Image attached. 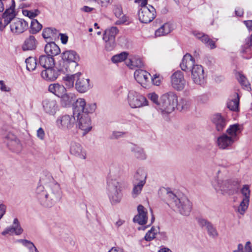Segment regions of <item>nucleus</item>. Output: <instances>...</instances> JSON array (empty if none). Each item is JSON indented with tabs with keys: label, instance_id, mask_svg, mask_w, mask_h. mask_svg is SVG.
I'll return each instance as SVG.
<instances>
[{
	"label": "nucleus",
	"instance_id": "f257e3e1",
	"mask_svg": "<svg viewBox=\"0 0 252 252\" xmlns=\"http://www.w3.org/2000/svg\"><path fill=\"white\" fill-rule=\"evenodd\" d=\"M96 108L95 103L87 104L84 98H79L73 104V114L77 118L76 125L83 131L84 135L92 128L89 114L93 113Z\"/></svg>",
	"mask_w": 252,
	"mask_h": 252
},
{
	"label": "nucleus",
	"instance_id": "f03ea898",
	"mask_svg": "<svg viewBox=\"0 0 252 252\" xmlns=\"http://www.w3.org/2000/svg\"><path fill=\"white\" fill-rule=\"evenodd\" d=\"M160 190L166 193L167 203L169 206L182 215L188 216L189 215L192 209V204L186 196H180L166 188Z\"/></svg>",
	"mask_w": 252,
	"mask_h": 252
},
{
	"label": "nucleus",
	"instance_id": "7ed1b4c3",
	"mask_svg": "<svg viewBox=\"0 0 252 252\" xmlns=\"http://www.w3.org/2000/svg\"><path fill=\"white\" fill-rule=\"evenodd\" d=\"M128 184L124 181H119L111 176L107 179V194L111 203H119L123 196L122 190L126 188Z\"/></svg>",
	"mask_w": 252,
	"mask_h": 252
},
{
	"label": "nucleus",
	"instance_id": "20e7f679",
	"mask_svg": "<svg viewBox=\"0 0 252 252\" xmlns=\"http://www.w3.org/2000/svg\"><path fill=\"white\" fill-rule=\"evenodd\" d=\"M212 184L217 191L220 190L222 194L229 195L238 193L240 187V182L236 179L220 180L217 177L212 181Z\"/></svg>",
	"mask_w": 252,
	"mask_h": 252
},
{
	"label": "nucleus",
	"instance_id": "39448f33",
	"mask_svg": "<svg viewBox=\"0 0 252 252\" xmlns=\"http://www.w3.org/2000/svg\"><path fill=\"white\" fill-rule=\"evenodd\" d=\"M176 94L173 92H169L162 94L159 99V111L162 114H169L175 108L180 106Z\"/></svg>",
	"mask_w": 252,
	"mask_h": 252
},
{
	"label": "nucleus",
	"instance_id": "423d86ee",
	"mask_svg": "<svg viewBox=\"0 0 252 252\" xmlns=\"http://www.w3.org/2000/svg\"><path fill=\"white\" fill-rule=\"evenodd\" d=\"M4 18L3 17H0V30L3 31L5 27L8 24H10V27L11 32L14 34L18 35L23 33L29 28L28 23L25 20L15 18L14 17L10 21L5 24Z\"/></svg>",
	"mask_w": 252,
	"mask_h": 252
},
{
	"label": "nucleus",
	"instance_id": "0eeeda50",
	"mask_svg": "<svg viewBox=\"0 0 252 252\" xmlns=\"http://www.w3.org/2000/svg\"><path fill=\"white\" fill-rule=\"evenodd\" d=\"M127 100L129 106L133 109L142 108L149 105L148 100L144 96L134 91H129Z\"/></svg>",
	"mask_w": 252,
	"mask_h": 252
},
{
	"label": "nucleus",
	"instance_id": "6e6552de",
	"mask_svg": "<svg viewBox=\"0 0 252 252\" xmlns=\"http://www.w3.org/2000/svg\"><path fill=\"white\" fill-rule=\"evenodd\" d=\"M63 66L65 71H71L68 64L72 63L73 66L78 65L77 62L79 60V56L77 53L73 50L65 51L62 54Z\"/></svg>",
	"mask_w": 252,
	"mask_h": 252
},
{
	"label": "nucleus",
	"instance_id": "1a4fd4ad",
	"mask_svg": "<svg viewBox=\"0 0 252 252\" xmlns=\"http://www.w3.org/2000/svg\"><path fill=\"white\" fill-rule=\"evenodd\" d=\"M138 16L141 23H149L156 16V9L152 5H149V7L140 8L138 12Z\"/></svg>",
	"mask_w": 252,
	"mask_h": 252
},
{
	"label": "nucleus",
	"instance_id": "9d476101",
	"mask_svg": "<svg viewBox=\"0 0 252 252\" xmlns=\"http://www.w3.org/2000/svg\"><path fill=\"white\" fill-rule=\"evenodd\" d=\"M3 138L5 139L9 149L14 152L19 153L22 149V145L16 136L11 132H6L3 134Z\"/></svg>",
	"mask_w": 252,
	"mask_h": 252
},
{
	"label": "nucleus",
	"instance_id": "9b49d317",
	"mask_svg": "<svg viewBox=\"0 0 252 252\" xmlns=\"http://www.w3.org/2000/svg\"><path fill=\"white\" fill-rule=\"evenodd\" d=\"M76 116L64 115L58 117L57 120V124L61 129L66 130L71 129L75 124Z\"/></svg>",
	"mask_w": 252,
	"mask_h": 252
},
{
	"label": "nucleus",
	"instance_id": "f8f14e48",
	"mask_svg": "<svg viewBox=\"0 0 252 252\" xmlns=\"http://www.w3.org/2000/svg\"><path fill=\"white\" fill-rule=\"evenodd\" d=\"M63 68H58L53 66L43 70L41 72V76L44 80L48 81H54L62 72H65Z\"/></svg>",
	"mask_w": 252,
	"mask_h": 252
},
{
	"label": "nucleus",
	"instance_id": "ddd939ff",
	"mask_svg": "<svg viewBox=\"0 0 252 252\" xmlns=\"http://www.w3.org/2000/svg\"><path fill=\"white\" fill-rule=\"evenodd\" d=\"M172 86L177 91L183 90L186 85L183 72L180 70L175 71L171 76Z\"/></svg>",
	"mask_w": 252,
	"mask_h": 252
},
{
	"label": "nucleus",
	"instance_id": "4468645a",
	"mask_svg": "<svg viewBox=\"0 0 252 252\" xmlns=\"http://www.w3.org/2000/svg\"><path fill=\"white\" fill-rule=\"evenodd\" d=\"M36 197L41 205L45 207H51L52 203L48 198V194L42 185H38L35 190Z\"/></svg>",
	"mask_w": 252,
	"mask_h": 252
},
{
	"label": "nucleus",
	"instance_id": "2eb2a0df",
	"mask_svg": "<svg viewBox=\"0 0 252 252\" xmlns=\"http://www.w3.org/2000/svg\"><path fill=\"white\" fill-rule=\"evenodd\" d=\"M191 78L194 83L202 85L205 82V74L203 67L196 64L191 71Z\"/></svg>",
	"mask_w": 252,
	"mask_h": 252
},
{
	"label": "nucleus",
	"instance_id": "dca6fc26",
	"mask_svg": "<svg viewBox=\"0 0 252 252\" xmlns=\"http://www.w3.org/2000/svg\"><path fill=\"white\" fill-rule=\"evenodd\" d=\"M211 122L217 131L220 132L225 127L227 121L220 113H216L211 117Z\"/></svg>",
	"mask_w": 252,
	"mask_h": 252
},
{
	"label": "nucleus",
	"instance_id": "f3484780",
	"mask_svg": "<svg viewBox=\"0 0 252 252\" xmlns=\"http://www.w3.org/2000/svg\"><path fill=\"white\" fill-rule=\"evenodd\" d=\"M77 77L75 84V88L80 93H85L89 90L92 86L90 84V80L84 78Z\"/></svg>",
	"mask_w": 252,
	"mask_h": 252
},
{
	"label": "nucleus",
	"instance_id": "a211bd4d",
	"mask_svg": "<svg viewBox=\"0 0 252 252\" xmlns=\"http://www.w3.org/2000/svg\"><path fill=\"white\" fill-rule=\"evenodd\" d=\"M235 142L232 138L229 136L226 133H223L218 137L217 143L220 149H227Z\"/></svg>",
	"mask_w": 252,
	"mask_h": 252
},
{
	"label": "nucleus",
	"instance_id": "6ab92c4d",
	"mask_svg": "<svg viewBox=\"0 0 252 252\" xmlns=\"http://www.w3.org/2000/svg\"><path fill=\"white\" fill-rule=\"evenodd\" d=\"M197 222L198 224L201 227H205L207 230L208 235L215 238L218 236V233L216 228L214 226L212 223L208 220L203 218H198Z\"/></svg>",
	"mask_w": 252,
	"mask_h": 252
},
{
	"label": "nucleus",
	"instance_id": "aec40b11",
	"mask_svg": "<svg viewBox=\"0 0 252 252\" xmlns=\"http://www.w3.org/2000/svg\"><path fill=\"white\" fill-rule=\"evenodd\" d=\"M42 106L44 112L50 115H54L58 110L57 103L54 99L44 100L42 101Z\"/></svg>",
	"mask_w": 252,
	"mask_h": 252
},
{
	"label": "nucleus",
	"instance_id": "412c9836",
	"mask_svg": "<svg viewBox=\"0 0 252 252\" xmlns=\"http://www.w3.org/2000/svg\"><path fill=\"white\" fill-rule=\"evenodd\" d=\"M70 153L71 155L77 157L82 159H86V153L83 149L80 144L75 141H72L70 143Z\"/></svg>",
	"mask_w": 252,
	"mask_h": 252
},
{
	"label": "nucleus",
	"instance_id": "4be33fe9",
	"mask_svg": "<svg viewBox=\"0 0 252 252\" xmlns=\"http://www.w3.org/2000/svg\"><path fill=\"white\" fill-rule=\"evenodd\" d=\"M195 61L194 58L188 53H187L183 57L182 61L180 63V67L182 70L189 72L196 65L194 64Z\"/></svg>",
	"mask_w": 252,
	"mask_h": 252
},
{
	"label": "nucleus",
	"instance_id": "5701e85b",
	"mask_svg": "<svg viewBox=\"0 0 252 252\" xmlns=\"http://www.w3.org/2000/svg\"><path fill=\"white\" fill-rule=\"evenodd\" d=\"M38 44V42L32 35H29L27 37L22 45L23 51H33L35 50Z\"/></svg>",
	"mask_w": 252,
	"mask_h": 252
},
{
	"label": "nucleus",
	"instance_id": "b1692460",
	"mask_svg": "<svg viewBox=\"0 0 252 252\" xmlns=\"http://www.w3.org/2000/svg\"><path fill=\"white\" fill-rule=\"evenodd\" d=\"M138 214L135 216L133 220L134 222H137L140 225H144L147 221V212L142 205H139L137 207Z\"/></svg>",
	"mask_w": 252,
	"mask_h": 252
},
{
	"label": "nucleus",
	"instance_id": "393cba45",
	"mask_svg": "<svg viewBox=\"0 0 252 252\" xmlns=\"http://www.w3.org/2000/svg\"><path fill=\"white\" fill-rule=\"evenodd\" d=\"M23 231V230L19 224L18 220L15 218L14 220L12 225L7 227L2 232L1 234L3 236L6 234L13 235V234L18 235L22 234Z\"/></svg>",
	"mask_w": 252,
	"mask_h": 252
},
{
	"label": "nucleus",
	"instance_id": "a878e982",
	"mask_svg": "<svg viewBox=\"0 0 252 252\" xmlns=\"http://www.w3.org/2000/svg\"><path fill=\"white\" fill-rule=\"evenodd\" d=\"M42 36L46 42L54 41L58 37V31L53 28H45L43 29Z\"/></svg>",
	"mask_w": 252,
	"mask_h": 252
},
{
	"label": "nucleus",
	"instance_id": "bb28decb",
	"mask_svg": "<svg viewBox=\"0 0 252 252\" xmlns=\"http://www.w3.org/2000/svg\"><path fill=\"white\" fill-rule=\"evenodd\" d=\"M52 194L50 196L52 206L61 198V188L60 185L57 182H53L50 184Z\"/></svg>",
	"mask_w": 252,
	"mask_h": 252
},
{
	"label": "nucleus",
	"instance_id": "cd10ccee",
	"mask_svg": "<svg viewBox=\"0 0 252 252\" xmlns=\"http://www.w3.org/2000/svg\"><path fill=\"white\" fill-rule=\"evenodd\" d=\"M46 43L47 44L44 47V51L47 55L54 57L60 54V48L54 41H50Z\"/></svg>",
	"mask_w": 252,
	"mask_h": 252
},
{
	"label": "nucleus",
	"instance_id": "c85d7f7f",
	"mask_svg": "<svg viewBox=\"0 0 252 252\" xmlns=\"http://www.w3.org/2000/svg\"><path fill=\"white\" fill-rule=\"evenodd\" d=\"M240 125L235 124L230 125L226 130V134L237 141L239 139L238 134L242 131Z\"/></svg>",
	"mask_w": 252,
	"mask_h": 252
},
{
	"label": "nucleus",
	"instance_id": "c756f323",
	"mask_svg": "<svg viewBox=\"0 0 252 252\" xmlns=\"http://www.w3.org/2000/svg\"><path fill=\"white\" fill-rule=\"evenodd\" d=\"M76 96L72 93H64L61 96V103L63 107H67L70 106L76 102Z\"/></svg>",
	"mask_w": 252,
	"mask_h": 252
},
{
	"label": "nucleus",
	"instance_id": "7c9ffc66",
	"mask_svg": "<svg viewBox=\"0 0 252 252\" xmlns=\"http://www.w3.org/2000/svg\"><path fill=\"white\" fill-rule=\"evenodd\" d=\"M39 67H42L46 69L55 65V61L53 57L48 55H41L39 59Z\"/></svg>",
	"mask_w": 252,
	"mask_h": 252
},
{
	"label": "nucleus",
	"instance_id": "2f4dec72",
	"mask_svg": "<svg viewBox=\"0 0 252 252\" xmlns=\"http://www.w3.org/2000/svg\"><path fill=\"white\" fill-rule=\"evenodd\" d=\"M193 34L197 38L200 39L207 47H210L212 49L216 47L215 42L209 38L207 35L197 32H194Z\"/></svg>",
	"mask_w": 252,
	"mask_h": 252
},
{
	"label": "nucleus",
	"instance_id": "473e14b6",
	"mask_svg": "<svg viewBox=\"0 0 252 252\" xmlns=\"http://www.w3.org/2000/svg\"><path fill=\"white\" fill-rule=\"evenodd\" d=\"M48 90L59 97H61L66 92V88L58 83L50 84Z\"/></svg>",
	"mask_w": 252,
	"mask_h": 252
},
{
	"label": "nucleus",
	"instance_id": "72a5a7b5",
	"mask_svg": "<svg viewBox=\"0 0 252 252\" xmlns=\"http://www.w3.org/2000/svg\"><path fill=\"white\" fill-rule=\"evenodd\" d=\"M82 75L81 72H77L72 75L67 74L63 78L64 84L68 89L72 88L74 86V81H76L77 77Z\"/></svg>",
	"mask_w": 252,
	"mask_h": 252
},
{
	"label": "nucleus",
	"instance_id": "f704fd0d",
	"mask_svg": "<svg viewBox=\"0 0 252 252\" xmlns=\"http://www.w3.org/2000/svg\"><path fill=\"white\" fill-rule=\"evenodd\" d=\"M147 173L143 168H138L133 175L132 183H138L142 182L146 183Z\"/></svg>",
	"mask_w": 252,
	"mask_h": 252
},
{
	"label": "nucleus",
	"instance_id": "c9c22d12",
	"mask_svg": "<svg viewBox=\"0 0 252 252\" xmlns=\"http://www.w3.org/2000/svg\"><path fill=\"white\" fill-rule=\"evenodd\" d=\"M172 30V25L170 23H166L156 31L155 35L157 36L165 35L169 33Z\"/></svg>",
	"mask_w": 252,
	"mask_h": 252
},
{
	"label": "nucleus",
	"instance_id": "e433bc0d",
	"mask_svg": "<svg viewBox=\"0 0 252 252\" xmlns=\"http://www.w3.org/2000/svg\"><path fill=\"white\" fill-rule=\"evenodd\" d=\"M242 57L246 59H249L252 57V44L250 43L249 37L246 39V43L242 46Z\"/></svg>",
	"mask_w": 252,
	"mask_h": 252
},
{
	"label": "nucleus",
	"instance_id": "4c0bfd02",
	"mask_svg": "<svg viewBox=\"0 0 252 252\" xmlns=\"http://www.w3.org/2000/svg\"><path fill=\"white\" fill-rule=\"evenodd\" d=\"M126 64L130 69H134L135 67H141L143 66L142 60L138 58L133 57L129 58L126 62Z\"/></svg>",
	"mask_w": 252,
	"mask_h": 252
},
{
	"label": "nucleus",
	"instance_id": "58836bf2",
	"mask_svg": "<svg viewBox=\"0 0 252 252\" xmlns=\"http://www.w3.org/2000/svg\"><path fill=\"white\" fill-rule=\"evenodd\" d=\"M134 77L138 81H145L147 82L149 81V78L151 77V74L145 70H137L135 71Z\"/></svg>",
	"mask_w": 252,
	"mask_h": 252
},
{
	"label": "nucleus",
	"instance_id": "ea45409f",
	"mask_svg": "<svg viewBox=\"0 0 252 252\" xmlns=\"http://www.w3.org/2000/svg\"><path fill=\"white\" fill-rule=\"evenodd\" d=\"M26 68L30 71H33L39 67V65L37 63V60L35 58L29 57L26 61Z\"/></svg>",
	"mask_w": 252,
	"mask_h": 252
},
{
	"label": "nucleus",
	"instance_id": "a19ab883",
	"mask_svg": "<svg viewBox=\"0 0 252 252\" xmlns=\"http://www.w3.org/2000/svg\"><path fill=\"white\" fill-rule=\"evenodd\" d=\"M119 30L116 27H112L105 30L103 33V39H115L116 35L118 33Z\"/></svg>",
	"mask_w": 252,
	"mask_h": 252
},
{
	"label": "nucleus",
	"instance_id": "79ce46f5",
	"mask_svg": "<svg viewBox=\"0 0 252 252\" xmlns=\"http://www.w3.org/2000/svg\"><path fill=\"white\" fill-rule=\"evenodd\" d=\"M42 28V25L36 19H32L29 28V32L32 34L38 33Z\"/></svg>",
	"mask_w": 252,
	"mask_h": 252
},
{
	"label": "nucleus",
	"instance_id": "37998d69",
	"mask_svg": "<svg viewBox=\"0 0 252 252\" xmlns=\"http://www.w3.org/2000/svg\"><path fill=\"white\" fill-rule=\"evenodd\" d=\"M236 77L244 89L248 91L251 90L250 84L248 82L247 78L243 74L240 72H238L236 74Z\"/></svg>",
	"mask_w": 252,
	"mask_h": 252
},
{
	"label": "nucleus",
	"instance_id": "c03bdc74",
	"mask_svg": "<svg viewBox=\"0 0 252 252\" xmlns=\"http://www.w3.org/2000/svg\"><path fill=\"white\" fill-rule=\"evenodd\" d=\"M17 242L26 247L28 249L29 252H39L34 244L29 240L20 239L17 240Z\"/></svg>",
	"mask_w": 252,
	"mask_h": 252
},
{
	"label": "nucleus",
	"instance_id": "a18cd8bd",
	"mask_svg": "<svg viewBox=\"0 0 252 252\" xmlns=\"http://www.w3.org/2000/svg\"><path fill=\"white\" fill-rule=\"evenodd\" d=\"M131 151L134 153V156L138 159H144L146 156L143 149L136 145L131 148Z\"/></svg>",
	"mask_w": 252,
	"mask_h": 252
},
{
	"label": "nucleus",
	"instance_id": "49530a36",
	"mask_svg": "<svg viewBox=\"0 0 252 252\" xmlns=\"http://www.w3.org/2000/svg\"><path fill=\"white\" fill-rule=\"evenodd\" d=\"M146 183L140 182L138 183H132L133 188L132 191V194L133 197H136L141 193L143 187Z\"/></svg>",
	"mask_w": 252,
	"mask_h": 252
},
{
	"label": "nucleus",
	"instance_id": "de8ad7c7",
	"mask_svg": "<svg viewBox=\"0 0 252 252\" xmlns=\"http://www.w3.org/2000/svg\"><path fill=\"white\" fill-rule=\"evenodd\" d=\"M237 96V98L231 100L227 103V107L229 110L236 112L239 111V98L238 94Z\"/></svg>",
	"mask_w": 252,
	"mask_h": 252
},
{
	"label": "nucleus",
	"instance_id": "09e8293b",
	"mask_svg": "<svg viewBox=\"0 0 252 252\" xmlns=\"http://www.w3.org/2000/svg\"><path fill=\"white\" fill-rule=\"evenodd\" d=\"M128 53L126 52H123L119 54L113 56L111 58V61L114 63L121 62L126 59Z\"/></svg>",
	"mask_w": 252,
	"mask_h": 252
},
{
	"label": "nucleus",
	"instance_id": "8fccbe9b",
	"mask_svg": "<svg viewBox=\"0 0 252 252\" xmlns=\"http://www.w3.org/2000/svg\"><path fill=\"white\" fill-rule=\"evenodd\" d=\"M249 202L250 200H246L245 199H243V200L241 202L238 208V211L240 214H244L248 208Z\"/></svg>",
	"mask_w": 252,
	"mask_h": 252
},
{
	"label": "nucleus",
	"instance_id": "3c124183",
	"mask_svg": "<svg viewBox=\"0 0 252 252\" xmlns=\"http://www.w3.org/2000/svg\"><path fill=\"white\" fill-rule=\"evenodd\" d=\"M105 41V49L108 51L113 50L116 46L115 39H103Z\"/></svg>",
	"mask_w": 252,
	"mask_h": 252
},
{
	"label": "nucleus",
	"instance_id": "603ef678",
	"mask_svg": "<svg viewBox=\"0 0 252 252\" xmlns=\"http://www.w3.org/2000/svg\"><path fill=\"white\" fill-rule=\"evenodd\" d=\"M23 13L25 15L28 16L30 19H33V18L39 15L40 12L38 9H36L34 10H23Z\"/></svg>",
	"mask_w": 252,
	"mask_h": 252
},
{
	"label": "nucleus",
	"instance_id": "864d4df0",
	"mask_svg": "<svg viewBox=\"0 0 252 252\" xmlns=\"http://www.w3.org/2000/svg\"><path fill=\"white\" fill-rule=\"evenodd\" d=\"M241 192L244 196L243 199H245L246 200H250L251 191L249 185H244L241 190Z\"/></svg>",
	"mask_w": 252,
	"mask_h": 252
},
{
	"label": "nucleus",
	"instance_id": "5fc2aeb1",
	"mask_svg": "<svg viewBox=\"0 0 252 252\" xmlns=\"http://www.w3.org/2000/svg\"><path fill=\"white\" fill-rule=\"evenodd\" d=\"M148 98L155 104H156L158 106V109H159V102L158 101V95L155 93L149 94L148 95Z\"/></svg>",
	"mask_w": 252,
	"mask_h": 252
},
{
	"label": "nucleus",
	"instance_id": "6e6d98bb",
	"mask_svg": "<svg viewBox=\"0 0 252 252\" xmlns=\"http://www.w3.org/2000/svg\"><path fill=\"white\" fill-rule=\"evenodd\" d=\"M114 12L117 18H120L123 14L122 8L119 6H116L114 9Z\"/></svg>",
	"mask_w": 252,
	"mask_h": 252
},
{
	"label": "nucleus",
	"instance_id": "4d7b16f0",
	"mask_svg": "<svg viewBox=\"0 0 252 252\" xmlns=\"http://www.w3.org/2000/svg\"><path fill=\"white\" fill-rule=\"evenodd\" d=\"M113 0H97L96 1L102 7H106L110 3L112 2Z\"/></svg>",
	"mask_w": 252,
	"mask_h": 252
},
{
	"label": "nucleus",
	"instance_id": "13d9d810",
	"mask_svg": "<svg viewBox=\"0 0 252 252\" xmlns=\"http://www.w3.org/2000/svg\"><path fill=\"white\" fill-rule=\"evenodd\" d=\"M45 132L44 129L42 127H40L37 130V136L40 140H43L45 137Z\"/></svg>",
	"mask_w": 252,
	"mask_h": 252
},
{
	"label": "nucleus",
	"instance_id": "bf43d9fd",
	"mask_svg": "<svg viewBox=\"0 0 252 252\" xmlns=\"http://www.w3.org/2000/svg\"><path fill=\"white\" fill-rule=\"evenodd\" d=\"M125 133L121 131H113L111 136V139H118L122 137Z\"/></svg>",
	"mask_w": 252,
	"mask_h": 252
},
{
	"label": "nucleus",
	"instance_id": "052dcab7",
	"mask_svg": "<svg viewBox=\"0 0 252 252\" xmlns=\"http://www.w3.org/2000/svg\"><path fill=\"white\" fill-rule=\"evenodd\" d=\"M135 3H140L141 8H143L144 7H149V5L147 6L148 0H135Z\"/></svg>",
	"mask_w": 252,
	"mask_h": 252
},
{
	"label": "nucleus",
	"instance_id": "680f3d73",
	"mask_svg": "<svg viewBox=\"0 0 252 252\" xmlns=\"http://www.w3.org/2000/svg\"><path fill=\"white\" fill-rule=\"evenodd\" d=\"M60 35L61 36V40L62 43L63 44H66L68 41V36L66 34L63 33H58V36Z\"/></svg>",
	"mask_w": 252,
	"mask_h": 252
},
{
	"label": "nucleus",
	"instance_id": "e2e57ef3",
	"mask_svg": "<svg viewBox=\"0 0 252 252\" xmlns=\"http://www.w3.org/2000/svg\"><path fill=\"white\" fill-rule=\"evenodd\" d=\"M155 238L154 234H151L150 232H147L145 236L144 239L147 241H151Z\"/></svg>",
	"mask_w": 252,
	"mask_h": 252
},
{
	"label": "nucleus",
	"instance_id": "0e129e2a",
	"mask_svg": "<svg viewBox=\"0 0 252 252\" xmlns=\"http://www.w3.org/2000/svg\"><path fill=\"white\" fill-rule=\"evenodd\" d=\"M0 90L3 92H9L10 89L7 88L3 81L0 80Z\"/></svg>",
	"mask_w": 252,
	"mask_h": 252
},
{
	"label": "nucleus",
	"instance_id": "69168bd1",
	"mask_svg": "<svg viewBox=\"0 0 252 252\" xmlns=\"http://www.w3.org/2000/svg\"><path fill=\"white\" fill-rule=\"evenodd\" d=\"M151 78L152 81L154 85H155L156 86L159 85V84L160 83V81L159 79H157V78H158V76L157 74H155L154 75V77L151 76Z\"/></svg>",
	"mask_w": 252,
	"mask_h": 252
},
{
	"label": "nucleus",
	"instance_id": "338daca9",
	"mask_svg": "<svg viewBox=\"0 0 252 252\" xmlns=\"http://www.w3.org/2000/svg\"><path fill=\"white\" fill-rule=\"evenodd\" d=\"M245 250L246 252H252V247L250 241L246 242L245 246Z\"/></svg>",
	"mask_w": 252,
	"mask_h": 252
},
{
	"label": "nucleus",
	"instance_id": "774afa93",
	"mask_svg": "<svg viewBox=\"0 0 252 252\" xmlns=\"http://www.w3.org/2000/svg\"><path fill=\"white\" fill-rule=\"evenodd\" d=\"M244 23L249 31H252V20L244 21Z\"/></svg>",
	"mask_w": 252,
	"mask_h": 252
}]
</instances>
